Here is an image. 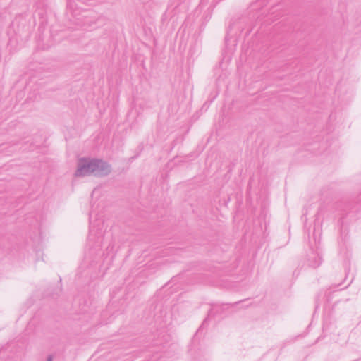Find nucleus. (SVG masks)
<instances>
[{
    "label": "nucleus",
    "instance_id": "nucleus-1",
    "mask_svg": "<svg viewBox=\"0 0 361 361\" xmlns=\"http://www.w3.org/2000/svg\"><path fill=\"white\" fill-rule=\"evenodd\" d=\"M103 221L97 219L94 222L92 221V214H90V233L87 238L90 255L100 257L103 255L102 247L104 245L106 236L109 233H105L103 230Z\"/></svg>",
    "mask_w": 361,
    "mask_h": 361
},
{
    "label": "nucleus",
    "instance_id": "nucleus-2",
    "mask_svg": "<svg viewBox=\"0 0 361 361\" xmlns=\"http://www.w3.org/2000/svg\"><path fill=\"white\" fill-rule=\"evenodd\" d=\"M93 173V158L81 157L77 163V170L75 172L76 177H84Z\"/></svg>",
    "mask_w": 361,
    "mask_h": 361
},
{
    "label": "nucleus",
    "instance_id": "nucleus-3",
    "mask_svg": "<svg viewBox=\"0 0 361 361\" xmlns=\"http://www.w3.org/2000/svg\"><path fill=\"white\" fill-rule=\"evenodd\" d=\"M112 171L110 164L102 159L93 158V173L96 177H105Z\"/></svg>",
    "mask_w": 361,
    "mask_h": 361
},
{
    "label": "nucleus",
    "instance_id": "nucleus-4",
    "mask_svg": "<svg viewBox=\"0 0 361 361\" xmlns=\"http://www.w3.org/2000/svg\"><path fill=\"white\" fill-rule=\"evenodd\" d=\"M307 264L312 268H317L322 264V257L317 251L312 250L307 255Z\"/></svg>",
    "mask_w": 361,
    "mask_h": 361
},
{
    "label": "nucleus",
    "instance_id": "nucleus-5",
    "mask_svg": "<svg viewBox=\"0 0 361 361\" xmlns=\"http://www.w3.org/2000/svg\"><path fill=\"white\" fill-rule=\"evenodd\" d=\"M202 326H203V322L200 324L195 335L194 336V337L192 339L191 345H190L191 348L190 349V350H192V349H194L195 351H196L197 350H200L199 335H200L202 333Z\"/></svg>",
    "mask_w": 361,
    "mask_h": 361
},
{
    "label": "nucleus",
    "instance_id": "nucleus-6",
    "mask_svg": "<svg viewBox=\"0 0 361 361\" xmlns=\"http://www.w3.org/2000/svg\"><path fill=\"white\" fill-rule=\"evenodd\" d=\"M102 20V19L101 18H97V19H95L94 21H92L89 19H87L85 22V24H88L90 27H92V24H99V25H100L102 23H99V21Z\"/></svg>",
    "mask_w": 361,
    "mask_h": 361
},
{
    "label": "nucleus",
    "instance_id": "nucleus-7",
    "mask_svg": "<svg viewBox=\"0 0 361 361\" xmlns=\"http://www.w3.org/2000/svg\"><path fill=\"white\" fill-rule=\"evenodd\" d=\"M47 361H53V356L51 355H48Z\"/></svg>",
    "mask_w": 361,
    "mask_h": 361
},
{
    "label": "nucleus",
    "instance_id": "nucleus-8",
    "mask_svg": "<svg viewBox=\"0 0 361 361\" xmlns=\"http://www.w3.org/2000/svg\"><path fill=\"white\" fill-rule=\"evenodd\" d=\"M213 315V309H211L208 312V316L212 317Z\"/></svg>",
    "mask_w": 361,
    "mask_h": 361
},
{
    "label": "nucleus",
    "instance_id": "nucleus-9",
    "mask_svg": "<svg viewBox=\"0 0 361 361\" xmlns=\"http://www.w3.org/2000/svg\"><path fill=\"white\" fill-rule=\"evenodd\" d=\"M202 0H200V2L202 1Z\"/></svg>",
    "mask_w": 361,
    "mask_h": 361
}]
</instances>
